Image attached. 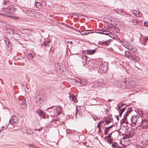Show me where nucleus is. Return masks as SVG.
Here are the masks:
<instances>
[{
  "instance_id": "39448f33",
  "label": "nucleus",
  "mask_w": 148,
  "mask_h": 148,
  "mask_svg": "<svg viewBox=\"0 0 148 148\" xmlns=\"http://www.w3.org/2000/svg\"><path fill=\"white\" fill-rule=\"evenodd\" d=\"M18 122V119L15 115L12 116L9 121V123L13 125H14V123H17Z\"/></svg>"
},
{
  "instance_id": "774afa93",
  "label": "nucleus",
  "mask_w": 148,
  "mask_h": 148,
  "mask_svg": "<svg viewBox=\"0 0 148 148\" xmlns=\"http://www.w3.org/2000/svg\"><path fill=\"white\" fill-rule=\"evenodd\" d=\"M116 109L118 110V107H117L116 108Z\"/></svg>"
},
{
  "instance_id": "79ce46f5",
  "label": "nucleus",
  "mask_w": 148,
  "mask_h": 148,
  "mask_svg": "<svg viewBox=\"0 0 148 148\" xmlns=\"http://www.w3.org/2000/svg\"><path fill=\"white\" fill-rule=\"evenodd\" d=\"M78 32H80V31L75 28V32L78 33Z\"/></svg>"
},
{
  "instance_id": "ea45409f",
  "label": "nucleus",
  "mask_w": 148,
  "mask_h": 148,
  "mask_svg": "<svg viewBox=\"0 0 148 148\" xmlns=\"http://www.w3.org/2000/svg\"><path fill=\"white\" fill-rule=\"evenodd\" d=\"M144 25L146 27H148V22H145L144 23Z\"/></svg>"
},
{
  "instance_id": "473e14b6",
  "label": "nucleus",
  "mask_w": 148,
  "mask_h": 148,
  "mask_svg": "<svg viewBox=\"0 0 148 148\" xmlns=\"http://www.w3.org/2000/svg\"><path fill=\"white\" fill-rule=\"evenodd\" d=\"M129 114L126 112V113H125V114L124 115L123 118L122 120L123 119L124 121L126 119V117L128 116Z\"/></svg>"
},
{
  "instance_id": "412c9836",
  "label": "nucleus",
  "mask_w": 148,
  "mask_h": 148,
  "mask_svg": "<svg viewBox=\"0 0 148 148\" xmlns=\"http://www.w3.org/2000/svg\"><path fill=\"white\" fill-rule=\"evenodd\" d=\"M33 133V131L30 129L26 130V133L28 135L32 134Z\"/></svg>"
},
{
  "instance_id": "4be33fe9",
  "label": "nucleus",
  "mask_w": 148,
  "mask_h": 148,
  "mask_svg": "<svg viewBox=\"0 0 148 148\" xmlns=\"http://www.w3.org/2000/svg\"><path fill=\"white\" fill-rule=\"evenodd\" d=\"M125 54L128 58H129L132 55L131 53L128 51H125Z\"/></svg>"
},
{
  "instance_id": "603ef678",
  "label": "nucleus",
  "mask_w": 148,
  "mask_h": 148,
  "mask_svg": "<svg viewBox=\"0 0 148 148\" xmlns=\"http://www.w3.org/2000/svg\"><path fill=\"white\" fill-rule=\"evenodd\" d=\"M121 147H120L119 146V144H118L117 146H116V147L118 148H121Z\"/></svg>"
},
{
  "instance_id": "3c124183",
  "label": "nucleus",
  "mask_w": 148,
  "mask_h": 148,
  "mask_svg": "<svg viewBox=\"0 0 148 148\" xmlns=\"http://www.w3.org/2000/svg\"><path fill=\"white\" fill-rule=\"evenodd\" d=\"M115 116L116 117V119H117V121H118L119 120V118L118 116L117 115Z\"/></svg>"
},
{
  "instance_id": "4d7b16f0",
  "label": "nucleus",
  "mask_w": 148,
  "mask_h": 148,
  "mask_svg": "<svg viewBox=\"0 0 148 148\" xmlns=\"http://www.w3.org/2000/svg\"><path fill=\"white\" fill-rule=\"evenodd\" d=\"M100 124V123H99V124L97 125V127L98 128V129H100V127L99 126V124Z\"/></svg>"
},
{
  "instance_id": "8fccbe9b",
  "label": "nucleus",
  "mask_w": 148,
  "mask_h": 148,
  "mask_svg": "<svg viewBox=\"0 0 148 148\" xmlns=\"http://www.w3.org/2000/svg\"><path fill=\"white\" fill-rule=\"evenodd\" d=\"M100 29H98L96 30L95 32L96 33H97V32H100V31L99 30Z\"/></svg>"
},
{
  "instance_id": "9b49d317",
  "label": "nucleus",
  "mask_w": 148,
  "mask_h": 148,
  "mask_svg": "<svg viewBox=\"0 0 148 148\" xmlns=\"http://www.w3.org/2000/svg\"><path fill=\"white\" fill-rule=\"evenodd\" d=\"M76 118L78 119L82 116V114L81 111L78 110L77 106L76 107V110L75 113Z\"/></svg>"
},
{
  "instance_id": "9d476101",
  "label": "nucleus",
  "mask_w": 148,
  "mask_h": 148,
  "mask_svg": "<svg viewBox=\"0 0 148 148\" xmlns=\"http://www.w3.org/2000/svg\"><path fill=\"white\" fill-rule=\"evenodd\" d=\"M36 112L42 118L44 119H45L46 118V115L43 112V111L41 110H37L36 111Z\"/></svg>"
},
{
  "instance_id": "bb28decb",
  "label": "nucleus",
  "mask_w": 148,
  "mask_h": 148,
  "mask_svg": "<svg viewBox=\"0 0 148 148\" xmlns=\"http://www.w3.org/2000/svg\"><path fill=\"white\" fill-rule=\"evenodd\" d=\"M118 143L116 142H114L112 145L111 147L114 148H116Z\"/></svg>"
},
{
  "instance_id": "4c0bfd02",
  "label": "nucleus",
  "mask_w": 148,
  "mask_h": 148,
  "mask_svg": "<svg viewBox=\"0 0 148 148\" xmlns=\"http://www.w3.org/2000/svg\"><path fill=\"white\" fill-rule=\"evenodd\" d=\"M47 40L45 41L42 43V45H45V46H47H47H48V45L47 44Z\"/></svg>"
},
{
  "instance_id": "7ed1b4c3",
  "label": "nucleus",
  "mask_w": 148,
  "mask_h": 148,
  "mask_svg": "<svg viewBox=\"0 0 148 148\" xmlns=\"http://www.w3.org/2000/svg\"><path fill=\"white\" fill-rule=\"evenodd\" d=\"M91 30H86L84 31H82L81 32H78V33L75 32V37L79 38V36L80 34L82 35H86L88 34L92 33L93 32H90Z\"/></svg>"
},
{
  "instance_id": "a18cd8bd",
  "label": "nucleus",
  "mask_w": 148,
  "mask_h": 148,
  "mask_svg": "<svg viewBox=\"0 0 148 148\" xmlns=\"http://www.w3.org/2000/svg\"><path fill=\"white\" fill-rule=\"evenodd\" d=\"M143 39L145 40L146 41H148V37H145L143 38Z\"/></svg>"
},
{
  "instance_id": "c756f323",
  "label": "nucleus",
  "mask_w": 148,
  "mask_h": 148,
  "mask_svg": "<svg viewBox=\"0 0 148 148\" xmlns=\"http://www.w3.org/2000/svg\"><path fill=\"white\" fill-rule=\"evenodd\" d=\"M29 147L30 148H39L38 147L32 144H29Z\"/></svg>"
},
{
  "instance_id": "de8ad7c7",
  "label": "nucleus",
  "mask_w": 148,
  "mask_h": 148,
  "mask_svg": "<svg viewBox=\"0 0 148 148\" xmlns=\"http://www.w3.org/2000/svg\"><path fill=\"white\" fill-rule=\"evenodd\" d=\"M47 40V44L48 45V46H49V43L50 42V41L49 40Z\"/></svg>"
},
{
  "instance_id": "2f4dec72",
  "label": "nucleus",
  "mask_w": 148,
  "mask_h": 148,
  "mask_svg": "<svg viewBox=\"0 0 148 148\" xmlns=\"http://www.w3.org/2000/svg\"><path fill=\"white\" fill-rule=\"evenodd\" d=\"M138 10H134V11H132V13L135 16H136L137 15V13Z\"/></svg>"
},
{
  "instance_id": "393cba45",
  "label": "nucleus",
  "mask_w": 148,
  "mask_h": 148,
  "mask_svg": "<svg viewBox=\"0 0 148 148\" xmlns=\"http://www.w3.org/2000/svg\"><path fill=\"white\" fill-rule=\"evenodd\" d=\"M5 42L6 44L7 45H8L11 46H12V43L9 40L8 41V40H6ZM10 47V46H9V47Z\"/></svg>"
},
{
  "instance_id": "49530a36",
  "label": "nucleus",
  "mask_w": 148,
  "mask_h": 148,
  "mask_svg": "<svg viewBox=\"0 0 148 148\" xmlns=\"http://www.w3.org/2000/svg\"><path fill=\"white\" fill-rule=\"evenodd\" d=\"M117 106L118 107V110L120 111V108L121 107V106H119V105L118 104H117Z\"/></svg>"
},
{
  "instance_id": "f257e3e1",
  "label": "nucleus",
  "mask_w": 148,
  "mask_h": 148,
  "mask_svg": "<svg viewBox=\"0 0 148 148\" xmlns=\"http://www.w3.org/2000/svg\"><path fill=\"white\" fill-rule=\"evenodd\" d=\"M132 124H131L132 126H134L135 125L139 126L140 122L142 120V118L140 117L138 115H134L131 117V119Z\"/></svg>"
},
{
  "instance_id": "c03bdc74",
  "label": "nucleus",
  "mask_w": 148,
  "mask_h": 148,
  "mask_svg": "<svg viewBox=\"0 0 148 148\" xmlns=\"http://www.w3.org/2000/svg\"><path fill=\"white\" fill-rule=\"evenodd\" d=\"M105 121L106 122V124H108L109 123H110V122H111V121H109L108 120H105Z\"/></svg>"
},
{
  "instance_id": "ddd939ff",
  "label": "nucleus",
  "mask_w": 148,
  "mask_h": 148,
  "mask_svg": "<svg viewBox=\"0 0 148 148\" xmlns=\"http://www.w3.org/2000/svg\"><path fill=\"white\" fill-rule=\"evenodd\" d=\"M10 33H11V34H13L14 35L13 37L15 39H17L19 38L20 37V35L16 33L14 34V32L13 30H12V31L11 32H10Z\"/></svg>"
},
{
  "instance_id": "b1692460",
  "label": "nucleus",
  "mask_w": 148,
  "mask_h": 148,
  "mask_svg": "<svg viewBox=\"0 0 148 148\" xmlns=\"http://www.w3.org/2000/svg\"><path fill=\"white\" fill-rule=\"evenodd\" d=\"M69 98L70 100H72L74 101V95L73 94H71V93L69 94Z\"/></svg>"
},
{
  "instance_id": "2eb2a0df",
  "label": "nucleus",
  "mask_w": 148,
  "mask_h": 148,
  "mask_svg": "<svg viewBox=\"0 0 148 148\" xmlns=\"http://www.w3.org/2000/svg\"><path fill=\"white\" fill-rule=\"evenodd\" d=\"M56 110L58 115L60 114L61 113V112L62 111V109L60 106H58L56 109Z\"/></svg>"
},
{
  "instance_id": "f8f14e48",
  "label": "nucleus",
  "mask_w": 148,
  "mask_h": 148,
  "mask_svg": "<svg viewBox=\"0 0 148 148\" xmlns=\"http://www.w3.org/2000/svg\"><path fill=\"white\" fill-rule=\"evenodd\" d=\"M129 58L135 61H138L139 60V58L137 56L132 54Z\"/></svg>"
},
{
  "instance_id": "20e7f679",
  "label": "nucleus",
  "mask_w": 148,
  "mask_h": 148,
  "mask_svg": "<svg viewBox=\"0 0 148 148\" xmlns=\"http://www.w3.org/2000/svg\"><path fill=\"white\" fill-rule=\"evenodd\" d=\"M108 63L104 62L102 63L100 66L99 71L101 73H105L107 70Z\"/></svg>"
},
{
  "instance_id": "338daca9",
  "label": "nucleus",
  "mask_w": 148,
  "mask_h": 148,
  "mask_svg": "<svg viewBox=\"0 0 148 148\" xmlns=\"http://www.w3.org/2000/svg\"><path fill=\"white\" fill-rule=\"evenodd\" d=\"M70 42V43L71 44H73V42H72V41H71Z\"/></svg>"
},
{
  "instance_id": "e433bc0d",
  "label": "nucleus",
  "mask_w": 148,
  "mask_h": 148,
  "mask_svg": "<svg viewBox=\"0 0 148 148\" xmlns=\"http://www.w3.org/2000/svg\"><path fill=\"white\" fill-rule=\"evenodd\" d=\"M113 140L112 139H107L108 142V143H109L110 144L111 143H112V141Z\"/></svg>"
},
{
  "instance_id": "37998d69",
  "label": "nucleus",
  "mask_w": 148,
  "mask_h": 148,
  "mask_svg": "<svg viewBox=\"0 0 148 148\" xmlns=\"http://www.w3.org/2000/svg\"><path fill=\"white\" fill-rule=\"evenodd\" d=\"M113 126V125H111L108 127H106L107 128V129H108L109 130L110 129H111L112 127Z\"/></svg>"
},
{
  "instance_id": "0e129e2a",
  "label": "nucleus",
  "mask_w": 148,
  "mask_h": 148,
  "mask_svg": "<svg viewBox=\"0 0 148 148\" xmlns=\"http://www.w3.org/2000/svg\"><path fill=\"white\" fill-rule=\"evenodd\" d=\"M103 122V121H102L100 123V124H101V123H102Z\"/></svg>"
},
{
  "instance_id": "a878e982",
  "label": "nucleus",
  "mask_w": 148,
  "mask_h": 148,
  "mask_svg": "<svg viewBox=\"0 0 148 148\" xmlns=\"http://www.w3.org/2000/svg\"><path fill=\"white\" fill-rule=\"evenodd\" d=\"M42 100V99L40 97V96H38L36 98V101H38V102L40 104V102H41Z\"/></svg>"
},
{
  "instance_id": "72a5a7b5",
  "label": "nucleus",
  "mask_w": 148,
  "mask_h": 148,
  "mask_svg": "<svg viewBox=\"0 0 148 148\" xmlns=\"http://www.w3.org/2000/svg\"><path fill=\"white\" fill-rule=\"evenodd\" d=\"M141 13L140 12L139 10H138L136 16L138 17H141Z\"/></svg>"
},
{
  "instance_id": "6e6d98bb",
  "label": "nucleus",
  "mask_w": 148,
  "mask_h": 148,
  "mask_svg": "<svg viewBox=\"0 0 148 148\" xmlns=\"http://www.w3.org/2000/svg\"><path fill=\"white\" fill-rule=\"evenodd\" d=\"M125 103H122L121 104V107H122L123 106H124V105H125Z\"/></svg>"
},
{
  "instance_id": "58836bf2",
  "label": "nucleus",
  "mask_w": 148,
  "mask_h": 148,
  "mask_svg": "<svg viewBox=\"0 0 148 148\" xmlns=\"http://www.w3.org/2000/svg\"><path fill=\"white\" fill-rule=\"evenodd\" d=\"M59 120V119L58 118H57L56 119H55L53 120L52 122L53 123H55V122L57 121H58Z\"/></svg>"
},
{
  "instance_id": "4468645a",
  "label": "nucleus",
  "mask_w": 148,
  "mask_h": 148,
  "mask_svg": "<svg viewBox=\"0 0 148 148\" xmlns=\"http://www.w3.org/2000/svg\"><path fill=\"white\" fill-rule=\"evenodd\" d=\"M21 105L22 108L23 109H25L26 108L27 106L26 103V99H25L23 101H22L21 103Z\"/></svg>"
},
{
  "instance_id": "e2e57ef3",
  "label": "nucleus",
  "mask_w": 148,
  "mask_h": 148,
  "mask_svg": "<svg viewBox=\"0 0 148 148\" xmlns=\"http://www.w3.org/2000/svg\"><path fill=\"white\" fill-rule=\"evenodd\" d=\"M99 131L101 132V127H100V129H99Z\"/></svg>"
},
{
  "instance_id": "c9c22d12",
  "label": "nucleus",
  "mask_w": 148,
  "mask_h": 148,
  "mask_svg": "<svg viewBox=\"0 0 148 148\" xmlns=\"http://www.w3.org/2000/svg\"><path fill=\"white\" fill-rule=\"evenodd\" d=\"M132 109L131 108H129L127 109V111L126 112L128 114H129L130 112L132 111Z\"/></svg>"
},
{
  "instance_id": "f03ea898",
  "label": "nucleus",
  "mask_w": 148,
  "mask_h": 148,
  "mask_svg": "<svg viewBox=\"0 0 148 148\" xmlns=\"http://www.w3.org/2000/svg\"><path fill=\"white\" fill-rule=\"evenodd\" d=\"M2 9V10L5 12H9L10 13H12L16 10V8L13 5H10L8 7H3Z\"/></svg>"
},
{
  "instance_id": "7c9ffc66",
  "label": "nucleus",
  "mask_w": 148,
  "mask_h": 148,
  "mask_svg": "<svg viewBox=\"0 0 148 148\" xmlns=\"http://www.w3.org/2000/svg\"><path fill=\"white\" fill-rule=\"evenodd\" d=\"M9 0H3V4L4 5H8V3Z\"/></svg>"
},
{
  "instance_id": "423d86ee",
  "label": "nucleus",
  "mask_w": 148,
  "mask_h": 148,
  "mask_svg": "<svg viewBox=\"0 0 148 148\" xmlns=\"http://www.w3.org/2000/svg\"><path fill=\"white\" fill-rule=\"evenodd\" d=\"M24 12L26 13L28 16H35V12L34 10H24Z\"/></svg>"
},
{
  "instance_id": "1a4fd4ad",
  "label": "nucleus",
  "mask_w": 148,
  "mask_h": 148,
  "mask_svg": "<svg viewBox=\"0 0 148 148\" xmlns=\"http://www.w3.org/2000/svg\"><path fill=\"white\" fill-rule=\"evenodd\" d=\"M99 30L100 32H97V33L103 34L107 35H109L111 34L110 31L108 30H106L105 29L103 28L102 29H100Z\"/></svg>"
},
{
  "instance_id": "a211bd4d",
  "label": "nucleus",
  "mask_w": 148,
  "mask_h": 148,
  "mask_svg": "<svg viewBox=\"0 0 148 148\" xmlns=\"http://www.w3.org/2000/svg\"><path fill=\"white\" fill-rule=\"evenodd\" d=\"M87 57L86 56H82L81 58L82 60V63H84L85 62V64H86L87 61Z\"/></svg>"
},
{
  "instance_id": "864d4df0",
  "label": "nucleus",
  "mask_w": 148,
  "mask_h": 148,
  "mask_svg": "<svg viewBox=\"0 0 148 148\" xmlns=\"http://www.w3.org/2000/svg\"><path fill=\"white\" fill-rule=\"evenodd\" d=\"M125 84V86H126V87L127 88H130V87H129V86H128L127 85V84Z\"/></svg>"
},
{
  "instance_id": "5701e85b",
  "label": "nucleus",
  "mask_w": 148,
  "mask_h": 148,
  "mask_svg": "<svg viewBox=\"0 0 148 148\" xmlns=\"http://www.w3.org/2000/svg\"><path fill=\"white\" fill-rule=\"evenodd\" d=\"M112 133V132L110 134H109L108 136H106L104 138V139H111V135Z\"/></svg>"
},
{
  "instance_id": "dca6fc26",
  "label": "nucleus",
  "mask_w": 148,
  "mask_h": 148,
  "mask_svg": "<svg viewBox=\"0 0 148 148\" xmlns=\"http://www.w3.org/2000/svg\"><path fill=\"white\" fill-rule=\"evenodd\" d=\"M109 42H108V41H99L98 44L101 45H109Z\"/></svg>"
},
{
  "instance_id": "cd10ccee",
  "label": "nucleus",
  "mask_w": 148,
  "mask_h": 148,
  "mask_svg": "<svg viewBox=\"0 0 148 148\" xmlns=\"http://www.w3.org/2000/svg\"><path fill=\"white\" fill-rule=\"evenodd\" d=\"M27 58L29 59H32L33 58V56L31 53H29L28 54Z\"/></svg>"
},
{
  "instance_id": "13d9d810",
  "label": "nucleus",
  "mask_w": 148,
  "mask_h": 148,
  "mask_svg": "<svg viewBox=\"0 0 148 148\" xmlns=\"http://www.w3.org/2000/svg\"><path fill=\"white\" fill-rule=\"evenodd\" d=\"M74 16H75H75H78V14H75V13Z\"/></svg>"
},
{
  "instance_id": "69168bd1",
  "label": "nucleus",
  "mask_w": 148,
  "mask_h": 148,
  "mask_svg": "<svg viewBox=\"0 0 148 148\" xmlns=\"http://www.w3.org/2000/svg\"><path fill=\"white\" fill-rule=\"evenodd\" d=\"M75 136L76 137H77H77H79V136H78V135H76V136Z\"/></svg>"
},
{
  "instance_id": "5fc2aeb1",
  "label": "nucleus",
  "mask_w": 148,
  "mask_h": 148,
  "mask_svg": "<svg viewBox=\"0 0 148 148\" xmlns=\"http://www.w3.org/2000/svg\"><path fill=\"white\" fill-rule=\"evenodd\" d=\"M131 136L130 135H129L127 136V138H130L131 137Z\"/></svg>"
},
{
  "instance_id": "052dcab7",
  "label": "nucleus",
  "mask_w": 148,
  "mask_h": 148,
  "mask_svg": "<svg viewBox=\"0 0 148 148\" xmlns=\"http://www.w3.org/2000/svg\"><path fill=\"white\" fill-rule=\"evenodd\" d=\"M34 130H38L39 131H40V129H34Z\"/></svg>"
},
{
  "instance_id": "0eeeda50",
  "label": "nucleus",
  "mask_w": 148,
  "mask_h": 148,
  "mask_svg": "<svg viewBox=\"0 0 148 148\" xmlns=\"http://www.w3.org/2000/svg\"><path fill=\"white\" fill-rule=\"evenodd\" d=\"M46 3L44 1H41L40 2H35V6L36 7L39 8H41L44 7L46 5Z\"/></svg>"
},
{
  "instance_id": "6ab92c4d",
  "label": "nucleus",
  "mask_w": 148,
  "mask_h": 148,
  "mask_svg": "<svg viewBox=\"0 0 148 148\" xmlns=\"http://www.w3.org/2000/svg\"><path fill=\"white\" fill-rule=\"evenodd\" d=\"M96 51V49L87 50V53L88 54L90 55H92L95 53Z\"/></svg>"
},
{
  "instance_id": "a19ab883",
  "label": "nucleus",
  "mask_w": 148,
  "mask_h": 148,
  "mask_svg": "<svg viewBox=\"0 0 148 148\" xmlns=\"http://www.w3.org/2000/svg\"><path fill=\"white\" fill-rule=\"evenodd\" d=\"M146 41L145 40H143V41L142 42V43L144 45V46L145 45V44H146Z\"/></svg>"
},
{
  "instance_id": "bf43d9fd",
  "label": "nucleus",
  "mask_w": 148,
  "mask_h": 148,
  "mask_svg": "<svg viewBox=\"0 0 148 148\" xmlns=\"http://www.w3.org/2000/svg\"><path fill=\"white\" fill-rule=\"evenodd\" d=\"M23 58H24L22 56V57H21V58H19V59H18H18H19V60L22 59H23Z\"/></svg>"
},
{
  "instance_id": "6e6552de",
  "label": "nucleus",
  "mask_w": 148,
  "mask_h": 148,
  "mask_svg": "<svg viewBox=\"0 0 148 148\" xmlns=\"http://www.w3.org/2000/svg\"><path fill=\"white\" fill-rule=\"evenodd\" d=\"M139 125L143 127V129H145L148 127V121L145 120H143L142 119L141 121L140 122Z\"/></svg>"
},
{
  "instance_id": "f3484780",
  "label": "nucleus",
  "mask_w": 148,
  "mask_h": 148,
  "mask_svg": "<svg viewBox=\"0 0 148 148\" xmlns=\"http://www.w3.org/2000/svg\"><path fill=\"white\" fill-rule=\"evenodd\" d=\"M84 5V4L83 3H75V5L77 7V9L82 8Z\"/></svg>"
},
{
  "instance_id": "f704fd0d",
  "label": "nucleus",
  "mask_w": 148,
  "mask_h": 148,
  "mask_svg": "<svg viewBox=\"0 0 148 148\" xmlns=\"http://www.w3.org/2000/svg\"><path fill=\"white\" fill-rule=\"evenodd\" d=\"M109 131V130L107 129V127H106L105 129L104 132V134L106 135L107 134L108 132Z\"/></svg>"
},
{
  "instance_id": "09e8293b",
  "label": "nucleus",
  "mask_w": 148,
  "mask_h": 148,
  "mask_svg": "<svg viewBox=\"0 0 148 148\" xmlns=\"http://www.w3.org/2000/svg\"><path fill=\"white\" fill-rule=\"evenodd\" d=\"M78 102V100L76 98L75 96V102L77 103Z\"/></svg>"
},
{
  "instance_id": "c85d7f7f",
  "label": "nucleus",
  "mask_w": 148,
  "mask_h": 148,
  "mask_svg": "<svg viewBox=\"0 0 148 148\" xmlns=\"http://www.w3.org/2000/svg\"><path fill=\"white\" fill-rule=\"evenodd\" d=\"M131 22L133 23V25H136L138 24L137 22L134 19L131 20Z\"/></svg>"
},
{
  "instance_id": "aec40b11",
  "label": "nucleus",
  "mask_w": 148,
  "mask_h": 148,
  "mask_svg": "<svg viewBox=\"0 0 148 148\" xmlns=\"http://www.w3.org/2000/svg\"><path fill=\"white\" fill-rule=\"evenodd\" d=\"M126 109V108H123L120 109V111H119V116H122L123 113L125 111Z\"/></svg>"
},
{
  "instance_id": "680f3d73",
  "label": "nucleus",
  "mask_w": 148,
  "mask_h": 148,
  "mask_svg": "<svg viewBox=\"0 0 148 148\" xmlns=\"http://www.w3.org/2000/svg\"><path fill=\"white\" fill-rule=\"evenodd\" d=\"M2 129L0 130V131H1V130H3V129L4 128V126H2L1 127Z\"/></svg>"
}]
</instances>
